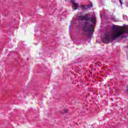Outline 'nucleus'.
<instances>
[{"label":"nucleus","mask_w":128,"mask_h":128,"mask_svg":"<svg viewBox=\"0 0 128 128\" xmlns=\"http://www.w3.org/2000/svg\"><path fill=\"white\" fill-rule=\"evenodd\" d=\"M79 18L80 20L86 21L82 26L83 32L86 34L88 38L92 40L94 35V24H96V17L93 16L88 18L86 16H80Z\"/></svg>","instance_id":"obj_1"},{"label":"nucleus","mask_w":128,"mask_h":128,"mask_svg":"<svg viewBox=\"0 0 128 128\" xmlns=\"http://www.w3.org/2000/svg\"><path fill=\"white\" fill-rule=\"evenodd\" d=\"M112 28H113L114 32H110L105 34L103 38V42L104 44H110V42L116 40L124 34H128V30L124 27L118 28V26L112 25Z\"/></svg>","instance_id":"obj_2"},{"label":"nucleus","mask_w":128,"mask_h":128,"mask_svg":"<svg viewBox=\"0 0 128 128\" xmlns=\"http://www.w3.org/2000/svg\"><path fill=\"white\" fill-rule=\"evenodd\" d=\"M74 6H72V8L74 10H76L78 8V3H76L74 2V1L72 2Z\"/></svg>","instance_id":"obj_3"},{"label":"nucleus","mask_w":128,"mask_h":128,"mask_svg":"<svg viewBox=\"0 0 128 128\" xmlns=\"http://www.w3.org/2000/svg\"><path fill=\"white\" fill-rule=\"evenodd\" d=\"M86 5H82L81 6L82 10H88V8H86Z\"/></svg>","instance_id":"obj_4"},{"label":"nucleus","mask_w":128,"mask_h":128,"mask_svg":"<svg viewBox=\"0 0 128 128\" xmlns=\"http://www.w3.org/2000/svg\"><path fill=\"white\" fill-rule=\"evenodd\" d=\"M119 1L120 2V3L121 4L122 6V4H124V3L122 2V0H119Z\"/></svg>","instance_id":"obj_5"},{"label":"nucleus","mask_w":128,"mask_h":128,"mask_svg":"<svg viewBox=\"0 0 128 128\" xmlns=\"http://www.w3.org/2000/svg\"><path fill=\"white\" fill-rule=\"evenodd\" d=\"M64 112L65 114H67V112H68V110H64Z\"/></svg>","instance_id":"obj_6"},{"label":"nucleus","mask_w":128,"mask_h":128,"mask_svg":"<svg viewBox=\"0 0 128 128\" xmlns=\"http://www.w3.org/2000/svg\"><path fill=\"white\" fill-rule=\"evenodd\" d=\"M88 8H92V5H89Z\"/></svg>","instance_id":"obj_7"},{"label":"nucleus","mask_w":128,"mask_h":128,"mask_svg":"<svg viewBox=\"0 0 128 128\" xmlns=\"http://www.w3.org/2000/svg\"><path fill=\"white\" fill-rule=\"evenodd\" d=\"M128 36H125V38H128Z\"/></svg>","instance_id":"obj_8"}]
</instances>
